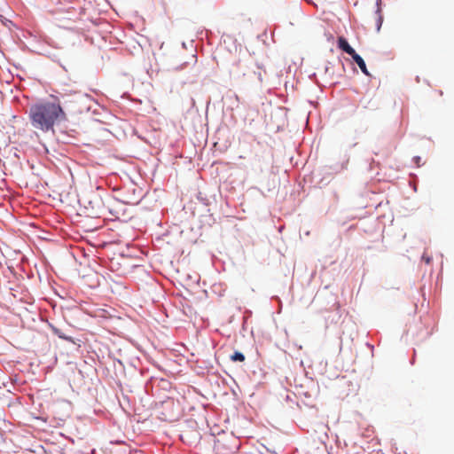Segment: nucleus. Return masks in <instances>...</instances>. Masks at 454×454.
<instances>
[{"mask_svg": "<svg viewBox=\"0 0 454 454\" xmlns=\"http://www.w3.org/2000/svg\"><path fill=\"white\" fill-rule=\"evenodd\" d=\"M29 120L35 129L46 133L54 131L55 124L67 118L59 103L40 102L31 106Z\"/></svg>", "mask_w": 454, "mask_h": 454, "instance_id": "1", "label": "nucleus"}, {"mask_svg": "<svg viewBox=\"0 0 454 454\" xmlns=\"http://www.w3.org/2000/svg\"><path fill=\"white\" fill-rule=\"evenodd\" d=\"M238 441L232 435H220L214 441L215 454H233L238 450Z\"/></svg>", "mask_w": 454, "mask_h": 454, "instance_id": "2", "label": "nucleus"}, {"mask_svg": "<svg viewBox=\"0 0 454 454\" xmlns=\"http://www.w3.org/2000/svg\"><path fill=\"white\" fill-rule=\"evenodd\" d=\"M338 47L350 56L356 53L355 50L348 44V41L342 36L338 38Z\"/></svg>", "mask_w": 454, "mask_h": 454, "instance_id": "3", "label": "nucleus"}, {"mask_svg": "<svg viewBox=\"0 0 454 454\" xmlns=\"http://www.w3.org/2000/svg\"><path fill=\"white\" fill-rule=\"evenodd\" d=\"M352 59H354V61L357 64V66L359 67V68L361 69V71L366 74V75H370L368 70H367V67H366V65H365V62L364 60L362 59L361 56H359L356 52L351 56Z\"/></svg>", "mask_w": 454, "mask_h": 454, "instance_id": "4", "label": "nucleus"}, {"mask_svg": "<svg viewBox=\"0 0 454 454\" xmlns=\"http://www.w3.org/2000/svg\"><path fill=\"white\" fill-rule=\"evenodd\" d=\"M245 356L241 353V352H239V351H236L234 352V354H232L231 356V360L233 361V362H244L245 361Z\"/></svg>", "mask_w": 454, "mask_h": 454, "instance_id": "5", "label": "nucleus"}, {"mask_svg": "<svg viewBox=\"0 0 454 454\" xmlns=\"http://www.w3.org/2000/svg\"><path fill=\"white\" fill-rule=\"evenodd\" d=\"M53 333L58 335L59 338L61 339H65V340H67V338L61 333V331L58 328H53Z\"/></svg>", "mask_w": 454, "mask_h": 454, "instance_id": "6", "label": "nucleus"}, {"mask_svg": "<svg viewBox=\"0 0 454 454\" xmlns=\"http://www.w3.org/2000/svg\"><path fill=\"white\" fill-rule=\"evenodd\" d=\"M377 13H378L377 27H378V30H379L380 28L381 24H382V17L380 15V9L377 11Z\"/></svg>", "mask_w": 454, "mask_h": 454, "instance_id": "7", "label": "nucleus"}]
</instances>
